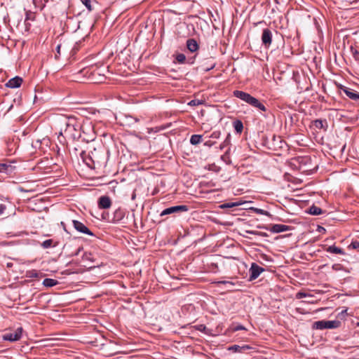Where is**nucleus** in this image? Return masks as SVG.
<instances>
[{
  "label": "nucleus",
  "mask_w": 359,
  "mask_h": 359,
  "mask_svg": "<svg viewBox=\"0 0 359 359\" xmlns=\"http://www.w3.org/2000/svg\"><path fill=\"white\" fill-rule=\"evenodd\" d=\"M60 123L65 126L64 133L65 135L73 140H78L81 137V123L74 116H63Z\"/></svg>",
  "instance_id": "1"
},
{
  "label": "nucleus",
  "mask_w": 359,
  "mask_h": 359,
  "mask_svg": "<svg viewBox=\"0 0 359 359\" xmlns=\"http://www.w3.org/2000/svg\"><path fill=\"white\" fill-rule=\"evenodd\" d=\"M234 97L241 99L253 107L257 108L262 111H266V107L256 97L244 91L236 90L233 92Z\"/></svg>",
  "instance_id": "2"
},
{
  "label": "nucleus",
  "mask_w": 359,
  "mask_h": 359,
  "mask_svg": "<svg viewBox=\"0 0 359 359\" xmlns=\"http://www.w3.org/2000/svg\"><path fill=\"white\" fill-rule=\"evenodd\" d=\"M339 320H319L316 321V329H335L340 326Z\"/></svg>",
  "instance_id": "3"
},
{
  "label": "nucleus",
  "mask_w": 359,
  "mask_h": 359,
  "mask_svg": "<svg viewBox=\"0 0 359 359\" xmlns=\"http://www.w3.org/2000/svg\"><path fill=\"white\" fill-rule=\"evenodd\" d=\"M23 329L20 327L12 332L6 333L3 335V339L5 341H9L11 342L17 341L22 337Z\"/></svg>",
  "instance_id": "4"
},
{
  "label": "nucleus",
  "mask_w": 359,
  "mask_h": 359,
  "mask_svg": "<svg viewBox=\"0 0 359 359\" xmlns=\"http://www.w3.org/2000/svg\"><path fill=\"white\" fill-rule=\"evenodd\" d=\"M188 210H189V207L185 205L172 206V207H169V208H167L165 210H163L161 213V216L170 215V214H175V213H179V212H187Z\"/></svg>",
  "instance_id": "5"
},
{
  "label": "nucleus",
  "mask_w": 359,
  "mask_h": 359,
  "mask_svg": "<svg viewBox=\"0 0 359 359\" xmlns=\"http://www.w3.org/2000/svg\"><path fill=\"white\" fill-rule=\"evenodd\" d=\"M80 156L82 158L83 163L89 168H93L95 164V154L92 151L91 154L90 153L87 154L86 151H82L80 154Z\"/></svg>",
  "instance_id": "6"
},
{
  "label": "nucleus",
  "mask_w": 359,
  "mask_h": 359,
  "mask_svg": "<svg viewBox=\"0 0 359 359\" xmlns=\"http://www.w3.org/2000/svg\"><path fill=\"white\" fill-rule=\"evenodd\" d=\"M72 224L77 231L91 236H94V233L81 222L72 220Z\"/></svg>",
  "instance_id": "7"
},
{
  "label": "nucleus",
  "mask_w": 359,
  "mask_h": 359,
  "mask_svg": "<svg viewBox=\"0 0 359 359\" xmlns=\"http://www.w3.org/2000/svg\"><path fill=\"white\" fill-rule=\"evenodd\" d=\"M264 271V268L259 266L256 263H252L251 264V266L250 268V280H254L257 279L259 276L261 274L262 272Z\"/></svg>",
  "instance_id": "8"
},
{
  "label": "nucleus",
  "mask_w": 359,
  "mask_h": 359,
  "mask_svg": "<svg viewBox=\"0 0 359 359\" xmlns=\"http://www.w3.org/2000/svg\"><path fill=\"white\" fill-rule=\"evenodd\" d=\"M125 217V210L121 208L116 209L111 217H108L107 219L109 222L118 223Z\"/></svg>",
  "instance_id": "9"
},
{
  "label": "nucleus",
  "mask_w": 359,
  "mask_h": 359,
  "mask_svg": "<svg viewBox=\"0 0 359 359\" xmlns=\"http://www.w3.org/2000/svg\"><path fill=\"white\" fill-rule=\"evenodd\" d=\"M262 42L265 47H269L272 42V33L269 29H264L262 34Z\"/></svg>",
  "instance_id": "10"
},
{
  "label": "nucleus",
  "mask_w": 359,
  "mask_h": 359,
  "mask_svg": "<svg viewBox=\"0 0 359 359\" xmlns=\"http://www.w3.org/2000/svg\"><path fill=\"white\" fill-rule=\"evenodd\" d=\"M263 228L275 233L286 231L290 229V226L280 224H273L270 228L267 226H264Z\"/></svg>",
  "instance_id": "11"
},
{
  "label": "nucleus",
  "mask_w": 359,
  "mask_h": 359,
  "mask_svg": "<svg viewBox=\"0 0 359 359\" xmlns=\"http://www.w3.org/2000/svg\"><path fill=\"white\" fill-rule=\"evenodd\" d=\"M111 205V201L107 196H102L98 200V207L101 209L109 208Z\"/></svg>",
  "instance_id": "12"
},
{
  "label": "nucleus",
  "mask_w": 359,
  "mask_h": 359,
  "mask_svg": "<svg viewBox=\"0 0 359 359\" xmlns=\"http://www.w3.org/2000/svg\"><path fill=\"white\" fill-rule=\"evenodd\" d=\"M22 83V79L19 76H15L8 80L6 86L8 88H19L21 86Z\"/></svg>",
  "instance_id": "13"
},
{
  "label": "nucleus",
  "mask_w": 359,
  "mask_h": 359,
  "mask_svg": "<svg viewBox=\"0 0 359 359\" xmlns=\"http://www.w3.org/2000/svg\"><path fill=\"white\" fill-rule=\"evenodd\" d=\"M187 48L191 53H195L199 48L197 41L194 39H189L187 40Z\"/></svg>",
  "instance_id": "14"
},
{
  "label": "nucleus",
  "mask_w": 359,
  "mask_h": 359,
  "mask_svg": "<svg viewBox=\"0 0 359 359\" xmlns=\"http://www.w3.org/2000/svg\"><path fill=\"white\" fill-rule=\"evenodd\" d=\"M345 94L350 99L359 104V93L357 91L348 88V90H345Z\"/></svg>",
  "instance_id": "15"
},
{
  "label": "nucleus",
  "mask_w": 359,
  "mask_h": 359,
  "mask_svg": "<svg viewBox=\"0 0 359 359\" xmlns=\"http://www.w3.org/2000/svg\"><path fill=\"white\" fill-rule=\"evenodd\" d=\"M327 128L328 124L326 120L316 119V128L321 129L325 132Z\"/></svg>",
  "instance_id": "16"
},
{
  "label": "nucleus",
  "mask_w": 359,
  "mask_h": 359,
  "mask_svg": "<svg viewBox=\"0 0 359 359\" xmlns=\"http://www.w3.org/2000/svg\"><path fill=\"white\" fill-rule=\"evenodd\" d=\"M48 142V140L43 139V141L40 140H36L32 143V146L36 150L39 149L43 151L42 144L46 143V144L47 145Z\"/></svg>",
  "instance_id": "17"
},
{
  "label": "nucleus",
  "mask_w": 359,
  "mask_h": 359,
  "mask_svg": "<svg viewBox=\"0 0 359 359\" xmlns=\"http://www.w3.org/2000/svg\"><path fill=\"white\" fill-rule=\"evenodd\" d=\"M250 347L248 345L244 346H238V345H233L228 348V350L231 351L233 352H242L244 350H248Z\"/></svg>",
  "instance_id": "18"
},
{
  "label": "nucleus",
  "mask_w": 359,
  "mask_h": 359,
  "mask_svg": "<svg viewBox=\"0 0 359 359\" xmlns=\"http://www.w3.org/2000/svg\"><path fill=\"white\" fill-rule=\"evenodd\" d=\"M233 128L238 133H241L243 130V124L241 121L236 120L233 123Z\"/></svg>",
  "instance_id": "19"
},
{
  "label": "nucleus",
  "mask_w": 359,
  "mask_h": 359,
  "mask_svg": "<svg viewBox=\"0 0 359 359\" xmlns=\"http://www.w3.org/2000/svg\"><path fill=\"white\" fill-rule=\"evenodd\" d=\"M242 204L241 202H228L224 203L220 205V208L222 209H226V208H231L234 207L239 206Z\"/></svg>",
  "instance_id": "20"
},
{
  "label": "nucleus",
  "mask_w": 359,
  "mask_h": 359,
  "mask_svg": "<svg viewBox=\"0 0 359 359\" xmlns=\"http://www.w3.org/2000/svg\"><path fill=\"white\" fill-rule=\"evenodd\" d=\"M57 280L53 278H45L43 281V285L46 287H53L57 285Z\"/></svg>",
  "instance_id": "21"
},
{
  "label": "nucleus",
  "mask_w": 359,
  "mask_h": 359,
  "mask_svg": "<svg viewBox=\"0 0 359 359\" xmlns=\"http://www.w3.org/2000/svg\"><path fill=\"white\" fill-rule=\"evenodd\" d=\"M202 141V135H193L190 138V143L193 145H196Z\"/></svg>",
  "instance_id": "22"
},
{
  "label": "nucleus",
  "mask_w": 359,
  "mask_h": 359,
  "mask_svg": "<svg viewBox=\"0 0 359 359\" xmlns=\"http://www.w3.org/2000/svg\"><path fill=\"white\" fill-rule=\"evenodd\" d=\"M57 243H55L53 244V239H48L44 241L41 244V247L44 249H47L51 247H55L57 245Z\"/></svg>",
  "instance_id": "23"
},
{
  "label": "nucleus",
  "mask_w": 359,
  "mask_h": 359,
  "mask_svg": "<svg viewBox=\"0 0 359 359\" xmlns=\"http://www.w3.org/2000/svg\"><path fill=\"white\" fill-rule=\"evenodd\" d=\"M326 250L327 252H332V253H334V254H340V255H344V250L341 248H337V247H334V246L328 247L327 248H326Z\"/></svg>",
  "instance_id": "24"
},
{
  "label": "nucleus",
  "mask_w": 359,
  "mask_h": 359,
  "mask_svg": "<svg viewBox=\"0 0 359 359\" xmlns=\"http://www.w3.org/2000/svg\"><path fill=\"white\" fill-rule=\"evenodd\" d=\"M12 171V166L6 163L0 164V172H10Z\"/></svg>",
  "instance_id": "25"
},
{
  "label": "nucleus",
  "mask_w": 359,
  "mask_h": 359,
  "mask_svg": "<svg viewBox=\"0 0 359 359\" xmlns=\"http://www.w3.org/2000/svg\"><path fill=\"white\" fill-rule=\"evenodd\" d=\"M231 143V135L228 134L224 142L220 144V149H223L225 147L229 146Z\"/></svg>",
  "instance_id": "26"
},
{
  "label": "nucleus",
  "mask_w": 359,
  "mask_h": 359,
  "mask_svg": "<svg viewBox=\"0 0 359 359\" xmlns=\"http://www.w3.org/2000/svg\"><path fill=\"white\" fill-rule=\"evenodd\" d=\"M175 59L179 63L183 64L186 61V56L183 53H179L176 55Z\"/></svg>",
  "instance_id": "27"
},
{
  "label": "nucleus",
  "mask_w": 359,
  "mask_h": 359,
  "mask_svg": "<svg viewBox=\"0 0 359 359\" xmlns=\"http://www.w3.org/2000/svg\"><path fill=\"white\" fill-rule=\"evenodd\" d=\"M203 101H202V100H192L188 103V104L189 106H198V105L203 104Z\"/></svg>",
  "instance_id": "28"
},
{
  "label": "nucleus",
  "mask_w": 359,
  "mask_h": 359,
  "mask_svg": "<svg viewBox=\"0 0 359 359\" xmlns=\"http://www.w3.org/2000/svg\"><path fill=\"white\" fill-rule=\"evenodd\" d=\"M252 210L255 212L259 214V215H269V213L267 211L262 210V209L254 208H252Z\"/></svg>",
  "instance_id": "29"
},
{
  "label": "nucleus",
  "mask_w": 359,
  "mask_h": 359,
  "mask_svg": "<svg viewBox=\"0 0 359 359\" xmlns=\"http://www.w3.org/2000/svg\"><path fill=\"white\" fill-rule=\"evenodd\" d=\"M81 1L86 6L89 11L93 10L90 4V0H81Z\"/></svg>",
  "instance_id": "30"
},
{
  "label": "nucleus",
  "mask_w": 359,
  "mask_h": 359,
  "mask_svg": "<svg viewBox=\"0 0 359 359\" xmlns=\"http://www.w3.org/2000/svg\"><path fill=\"white\" fill-rule=\"evenodd\" d=\"M327 213V210L322 209L316 206V215Z\"/></svg>",
  "instance_id": "31"
},
{
  "label": "nucleus",
  "mask_w": 359,
  "mask_h": 359,
  "mask_svg": "<svg viewBox=\"0 0 359 359\" xmlns=\"http://www.w3.org/2000/svg\"><path fill=\"white\" fill-rule=\"evenodd\" d=\"M231 330L233 332H236L238 330H246V328L243 325H238L235 327H233Z\"/></svg>",
  "instance_id": "32"
},
{
  "label": "nucleus",
  "mask_w": 359,
  "mask_h": 359,
  "mask_svg": "<svg viewBox=\"0 0 359 359\" xmlns=\"http://www.w3.org/2000/svg\"><path fill=\"white\" fill-rule=\"evenodd\" d=\"M29 277H30V278H38L39 277V273L35 270L30 271H29Z\"/></svg>",
  "instance_id": "33"
},
{
  "label": "nucleus",
  "mask_w": 359,
  "mask_h": 359,
  "mask_svg": "<svg viewBox=\"0 0 359 359\" xmlns=\"http://www.w3.org/2000/svg\"><path fill=\"white\" fill-rule=\"evenodd\" d=\"M248 232L249 233H251V234H253V235L262 236H266V233H263V232H260V231H248Z\"/></svg>",
  "instance_id": "34"
},
{
  "label": "nucleus",
  "mask_w": 359,
  "mask_h": 359,
  "mask_svg": "<svg viewBox=\"0 0 359 359\" xmlns=\"http://www.w3.org/2000/svg\"><path fill=\"white\" fill-rule=\"evenodd\" d=\"M60 48H61V44H58L56 47V54L55 55V58L57 60L59 58V56L60 55Z\"/></svg>",
  "instance_id": "35"
},
{
  "label": "nucleus",
  "mask_w": 359,
  "mask_h": 359,
  "mask_svg": "<svg viewBox=\"0 0 359 359\" xmlns=\"http://www.w3.org/2000/svg\"><path fill=\"white\" fill-rule=\"evenodd\" d=\"M315 26H316V29H317V31H318V34L319 36L320 39H323L322 31L319 28V26H318V22L316 21Z\"/></svg>",
  "instance_id": "36"
},
{
  "label": "nucleus",
  "mask_w": 359,
  "mask_h": 359,
  "mask_svg": "<svg viewBox=\"0 0 359 359\" xmlns=\"http://www.w3.org/2000/svg\"><path fill=\"white\" fill-rule=\"evenodd\" d=\"M220 136V132L219 131H215L211 134V137L215 139H218Z\"/></svg>",
  "instance_id": "37"
},
{
  "label": "nucleus",
  "mask_w": 359,
  "mask_h": 359,
  "mask_svg": "<svg viewBox=\"0 0 359 359\" xmlns=\"http://www.w3.org/2000/svg\"><path fill=\"white\" fill-rule=\"evenodd\" d=\"M316 231L320 233H325L326 231L325 229L320 225H318Z\"/></svg>",
  "instance_id": "38"
},
{
  "label": "nucleus",
  "mask_w": 359,
  "mask_h": 359,
  "mask_svg": "<svg viewBox=\"0 0 359 359\" xmlns=\"http://www.w3.org/2000/svg\"><path fill=\"white\" fill-rule=\"evenodd\" d=\"M6 210V206L4 204H0V215H3L4 211Z\"/></svg>",
  "instance_id": "39"
},
{
  "label": "nucleus",
  "mask_w": 359,
  "mask_h": 359,
  "mask_svg": "<svg viewBox=\"0 0 359 359\" xmlns=\"http://www.w3.org/2000/svg\"><path fill=\"white\" fill-rule=\"evenodd\" d=\"M338 88L339 90H340V93L342 91L345 93V90H348L349 88H347L344 86H342V85H339L338 86Z\"/></svg>",
  "instance_id": "40"
},
{
  "label": "nucleus",
  "mask_w": 359,
  "mask_h": 359,
  "mask_svg": "<svg viewBox=\"0 0 359 359\" xmlns=\"http://www.w3.org/2000/svg\"><path fill=\"white\" fill-rule=\"evenodd\" d=\"M351 246H352L353 248L356 249L359 248V242L355 241L352 242L351 244Z\"/></svg>",
  "instance_id": "41"
},
{
  "label": "nucleus",
  "mask_w": 359,
  "mask_h": 359,
  "mask_svg": "<svg viewBox=\"0 0 359 359\" xmlns=\"http://www.w3.org/2000/svg\"><path fill=\"white\" fill-rule=\"evenodd\" d=\"M306 297V294L304 293V292H298L297 294V297L300 299V298H302V297Z\"/></svg>",
  "instance_id": "42"
},
{
  "label": "nucleus",
  "mask_w": 359,
  "mask_h": 359,
  "mask_svg": "<svg viewBox=\"0 0 359 359\" xmlns=\"http://www.w3.org/2000/svg\"><path fill=\"white\" fill-rule=\"evenodd\" d=\"M219 284H223V285H226V284H230V285H233V283L231 281H227V280H222V281H219L218 282Z\"/></svg>",
  "instance_id": "43"
},
{
  "label": "nucleus",
  "mask_w": 359,
  "mask_h": 359,
  "mask_svg": "<svg viewBox=\"0 0 359 359\" xmlns=\"http://www.w3.org/2000/svg\"><path fill=\"white\" fill-rule=\"evenodd\" d=\"M215 144V142H212L211 140H208L207 142H205V146H208L209 147H212L213 144Z\"/></svg>",
  "instance_id": "44"
},
{
  "label": "nucleus",
  "mask_w": 359,
  "mask_h": 359,
  "mask_svg": "<svg viewBox=\"0 0 359 359\" xmlns=\"http://www.w3.org/2000/svg\"><path fill=\"white\" fill-rule=\"evenodd\" d=\"M309 212L311 215H314V204H313L312 205H311V206H310V208H309Z\"/></svg>",
  "instance_id": "45"
},
{
  "label": "nucleus",
  "mask_w": 359,
  "mask_h": 359,
  "mask_svg": "<svg viewBox=\"0 0 359 359\" xmlns=\"http://www.w3.org/2000/svg\"><path fill=\"white\" fill-rule=\"evenodd\" d=\"M205 328H206V327L204 325H199L197 327V330H200V331H203L205 330Z\"/></svg>",
  "instance_id": "46"
},
{
  "label": "nucleus",
  "mask_w": 359,
  "mask_h": 359,
  "mask_svg": "<svg viewBox=\"0 0 359 359\" xmlns=\"http://www.w3.org/2000/svg\"><path fill=\"white\" fill-rule=\"evenodd\" d=\"M291 177H292V176H291L290 174H288V173H285V174L284 175V179H285V180L290 181V180H291V179H290V178H291Z\"/></svg>",
  "instance_id": "47"
},
{
  "label": "nucleus",
  "mask_w": 359,
  "mask_h": 359,
  "mask_svg": "<svg viewBox=\"0 0 359 359\" xmlns=\"http://www.w3.org/2000/svg\"><path fill=\"white\" fill-rule=\"evenodd\" d=\"M230 148L228 149V150L225 152V154L222 156V158L224 160V158H229V152Z\"/></svg>",
  "instance_id": "48"
},
{
  "label": "nucleus",
  "mask_w": 359,
  "mask_h": 359,
  "mask_svg": "<svg viewBox=\"0 0 359 359\" xmlns=\"http://www.w3.org/2000/svg\"><path fill=\"white\" fill-rule=\"evenodd\" d=\"M318 135L316 134V140L318 141V142H320L321 144H323V136L320 137V140H318Z\"/></svg>",
  "instance_id": "49"
},
{
  "label": "nucleus",
  "mask_w": 359,
  "mask_h": 359,
  "mask_svg": "<svg viewBox=\"0 0 359 359\" xmlns=\"http://www.w3.org/2000/svg\"><path fill=\"white\" fill-rule=\"evenodd\" d=\"M215 67V65H212L210 67H208L205 69V71H209Z\"/></svg>",
  "instance_id": "50"
},
{
  "label": "nucleus",
  "mask_w": 359,
  "mask_h": 359,
  "mask_svg": "<svg viewBox=\"0 0 359 359\" xmlns=\"http://www.w3.org/2000/svg\"><path fill=\"white\" fill-rule=\"evenodd\" d=\"M80 250H81V248H79L77 252L74 255H77L79 254V252H80Z\"/></svg>",
  "instance_id": "51"
},
{
  "label": "nucleus",
  "mask_w": 359,
  "mask_h": 359,
  "mask_svg": "<svg viewBox=\"0 0 359 359\" xmlns=\"http://www.w3.org/2000/svg\"><path fill=\"white\" fill-rule=\"evenodd\" d=\"M318 100H323V97L319 96V97H318Z\"/></svg>",
  "instance_id": "52"
},
{
  "label": "nucleus",
  "mask_w": 359,
  "mask_h": 359,
  "mask_svg": "<svg viewBox=\"0 0 359 359\" xmlns=\"http://www.w3.org/2000/svg\"><path fill=\"white\" fill-rule=\"evenodd\" d=\"M338 266H339V265H334V266H333V267H334L335 269H338Z\"/></svg>",
  "instance_id": "53"
},
{
  "label": "nucleus",
  "mask_w": 359,
  "mask_h": 359,
  "mask_svg": "<svg viewBox=\"0 0 359 359\" xmlns=\"http://www.w3.org/2000/svg\"><path fill=\"white\" fill-rule=\"evenodd\" d=\"M322 310H323V309H322V308H321V309H316V311H322Z\"/></svg>",
  "instance_id": "54"
},
{
  "label": "nucleus",
  "mask_w": 359,
  "mask_h": 359,
  "mask_svg": "<svg viewBox=\"0 0 359 359\" xmlns=\"http://www.w3.org/2000/svg\"><path fill=\"white\" fill-rule=\"evenodd\" d=\"M13 107V105H11L10 108L8 109V111L11 110V109Z\"/></svg>",
  "instance_id": "55"
},
{
  "label": "nucleus",
  "mask_w": 359,
  "mask_h": 359,
  "mask_svg": "<svg viewBox=\"0 0 359 359\" xmlns=\"http://www.w3.org/2000/svg\"><path fill=\"white\" fill-rule=\"evenodd\" d=\"M7 266L9 267V266H11V264H8V265H7Z\"/></svg>",
  "instance_id": "56"
},
{
  "label": "nucleus",
  "mask_w": 359,
  "mask_h": 359,
  "mask_svg": "<svg viewBox=\"0 0 359 359\" xmlns=\"http://www.w3.org/2000/svg\"><path fill=\"white\" fill-rule=\"evenodd\" d=\"M358 326H359V322L358 323Z\"/></svg>",
  "instance_id": "57"
},
{
  "label": "nucleus",
  "mask_w": 359,
  "mask_h": 359,
  "mask_svg": "<svg viewBox=\"0 0 359 359\" xmlns=\"http://www.w3.org/2000/svg\"><path fill=\"white\" fill-rule=\"evenodd\" d=\"M276 3H278V1H277V0H276Z\"/></svg>",
  "instance_id": "58"
}]
</instances>
